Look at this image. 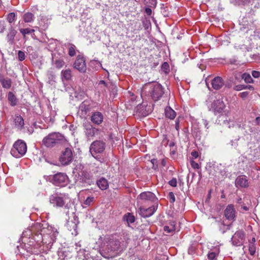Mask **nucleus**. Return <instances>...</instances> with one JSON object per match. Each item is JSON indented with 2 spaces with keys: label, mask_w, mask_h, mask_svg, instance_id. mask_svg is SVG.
I'll return each mask as SVG.
<instances>
[{
  "label": "nucleus",
  "mask_w": 260,
  "mask_h": 260,
  "mask_svg": "<svg viewBox=\"0 0 260 260\" xmlns=\"http://www.w3.org/2000/svg\"><path fill=\"white\" fill-rule=\"evenodd\" d=\"M91 120L93 123L99 125L103 122V116L101 112H95L92 114Z\"/></svg>",
  "instance_id": "obj_21"
},
{
  "label": "nucleus",
  "mask_w": 260,
  "mask_h": 260,
  "mask_svg": "<svg viewBox=\"0 0 260 260\" xmlns=\"http://www.w3.org/2000/svg\"><path fill=\"white\" fill-rule=\"evenodd\" d=\"M249 251L250 252V254L251 255H253L256 251V247L254 244H251L249 245Z\"/></svg>",
  "instance_id": "obj_39"
},
{
  "label": "nucleus",
  "mask_w": 260,
  "mask_h": 260,
  "mask_svg": "<svg viewBox=\"0 0 260 260\" xmlns=\"http://www.w3.org/2000/svg\"><path fill=\"white\" fill-rule=\"evenodd\" d=\"M72 77L71 71L69 69L63 70L61 71V79L63 81H69Z\"/></svg>",
  "instance_id": "obj_26"
},
{
  "label": "nucleus",
  "mask_w": 260,
  "mask_h": 260,
  "mask_svg": "<svg viewBox=\"0 0 260 260\" xmlns=\"http://www.w3.org/2000/svg\"><path fill=\"white\" fill-rule=\"evenodd\" d=\"M161 165L162 167H165L166 165V160L165 159H162L161 161Z\"/></svg>",
  "instance_id": "obj_61"
},
{
  "label": "nucleus",
  "mask_w": 260,
  "mask_h": 260,
  "mask_svg": "<svg viewBox=\"0 0 260 260\" xmlns=\"http://www.w3.org/2000/svg\"><path fill=\"white\" fill-rule=\"evenodd\" d=\"M217 256V254L215 252H211L208 254V257L209 260H215Z\"/></svg>",
  "instance_id": "obj_43"
},
{
  "label": "nucleus",
  "mask_w": 260,
  "mask_h": 260,
  "mask_svg": "<svg viewBox=\"0 0 260 260\" xmlns=\"http://www.w3.org/2000/svg\"><path fill=\"white\" fill-rule=\"evenodd\" d=\"M252 76L255 78H257L260 77V72L257 71H253L251 73Z\"/></svg>",
  "instance_id": "obj_49"
},
{
  "label": "nucleus",
  "mask_w": 260,
  "mask_h": 260,
  "mask_svg": "<svg viewBox=\"0 0 260 260\" xmlns=\"http://www.w3.org/2000/svg\"><path fill=\"white\" fill-rule=\"evenodd\" d=\"M142 94H148L152 100L157 101L164 94V88L158 82L147 83L143 86Z\"/></svg>",
  "instance_id": "obj_3"
},
{
  "label": "nucleus",
  "mask_w": 260,
  "mask_h": 260,
  "mask_svg": "<svg viewBox=\"0 0 260 260\" xmlns=\"http://www.w3.org/2000/svg\"><path fill=\"white\" fill-rule=\"evenodd\" d=\"M76 46L72 44H68L69 54L71 56H74L76 53Z\"/></svg>",
  "instance_id": "obj_33"
},
{
  "label": "nucleus",
  "mask_w": 260,
  "mask_h": 260,
  "mask_svg": "<svg viewBox=\"0 0 260 260\" xmlns=\"http://www.w3.org/2000/svg\"><path fill=\"white\" fill-rule=\"evenodd\" d=\"M235 212L234 206L232 205H229L226 207L224 211V215L228 220H233L235 218Z\"/></svg>",
  "instance_id": "obj_19"
},
{
  "label": "nucleus",
  "mask_w": 260,
  "mask_h": 260,
  "mask_svg": "<svg viewBox=\"0 0 260 260\" xmlns=\"http://www.w3.org/2000/svg\"><path fill=\"white\" fill-rule=\"evenodd\" d=\"M143 23L145 29H148L151 27L150 21L149 20H147L146 17L143 20Z\"/></svg>",
  "instance_id": "obj_38"
},
{
  "label": "nucleus",
  "mask_w": 260,
  "mask_h": 260,
  "mask_svg": "<svg viewBox=\"0 0 260 260\" xmlns=\"http://www.w3.org/2000/svg\"><path fill=\"white\" fill-rule=\"evenodd\" d=\"M94 198L91 197H88L84 202V204L86 206H90L93 202Z\"/></svg>",
  "instance_id": "obj_40"
},
{
  "label": "nucleus",
  "mask_w": 260,
  "mask_h": 260,
  "mask_svg": "<svg viewBox=\"0 0 260 260\" xmlns=\"http://www.w3.org/2000/svg\"><path fill=\"white\" fill-rule=\"evenodd\" d=\"M162 69L164 70L166 73H168L169 71V66L167 62H164L162 64Z\"/></svg>",
  "instance_id": "obj_47"
},
{
  "label": "nucleus",
  "mask_w": 260,
  "mask_h": 260,
  "mask_svg": "<svg viewBox=\"0 0 260 260\" xmlns=\"http://www.w3.org/2000/svg\"><path fill=\"white\" fill-rule=\"evenodd\" d=\"M18 59L20 61H23L25 58V55L24 52L19 51L18 53Z\"/></svg>",
  "instance_id": "obj_42"
},
{
  "label": "nucleus",
  "mask_w": 260,
  "mask_h": 260,
  "mask_svg": "<svg viewBox=\"0 0 260 260\" xmlns=\"http://www.w3.org/2000/svg\"><path fill=\"white\" fill-rule=\"evenodd\" d=\"M190 165L192 168H193L194 169H199L200 168V166L199 165V164L193 160H190Z\"/></svg>",
  "instance_id": "obj_44"
},
{
  "label": "nucleus",
  "mask_w": 260,
  "mask_h": 260,
  "mask_svg": "<svg viewBox=\"0 0 260 260\" xmlns=\"http://www.w3.org/2000/svg\"><path fill=\"white\" fill-rule=\"evenodd\" d=\"M245 241V233L242 231L236 232L232 238V242L234 245L239 246L242 245Z\"/></svg>",
  "instance_id": "obj_11"
},
{
  "label": "nucleus",
  "mask_w": 260,
  "mask_h": 260,
  "mask_svg": "<svg viewBox=\"0 0 260 260\" xmlns=\"http://www.w3.org/2000/svg\"><path fill=\"white\" fill-rule=\"evenodd\" d=\"M164 230L165 232L168 233H171L174 232L175 230V226L174 224H171L170 225H165L164 227Z\"/></svg>",
  "instance_id": "obj_36"
},
{
  "label": "nucleus",
  "mask_w": 260,
  "mask_h": 260,
  "mask_svg": "<svg viewBox=\"0 0 260 260\" xmlns=\"http://www.w3.org/2000/svg\"><path fill=\"white\" fill-rule=\"evenodd\" d=\"M191 155L193 158H197L199 156L198 152L197 151H193L191 153Z\"/></svg>",
  "instance_id": "obj_53"
},
{
  "label": "nucleus",
  "mask_w": 260,
  "mask_h": 260,
  "mask_svg": "<svg viewBox=\"0 0 260 260\" xmlns=\"http://www.w3.org/2000/svg\"><path fill=\"white\" fill-rule=\"evenodd\" d=\"M99 132V131L98 129L93 127L91 125H89L87 126L85 132L86 136L88 138H92L94 137L95 135H98Z\"/></svg>",
  "instance_id": "obj_20"
},
{
  "label": "nucleus",
  "mask_w": 260,
  "mask_h": 260,
  "mask_svg": "<svg viewBox=\"0 0 260 260\" xmlns=\"http://www.w3.org/2000/svg\"><path fill=\"white\" fill-rule=\"evenodd\" d=\"M157 206H152L148 208L140 207L139 209V214L143 217L146 218L152 216L155 212Z\"/></svg>",
  "instance_id": "obj_13"
},
{
  "label": "nucleus",
  "mask_w": 260,
  "mask_h": 260,
  "mask_svg": "<svg viewBox=\"0 0 260 260\" xmlns=\"http://www.w3.org/2000/svg\"><path fill=\"white\" fill-rule=\"evenodd\" d=\"M255 122L256 125L260 126V115L257 117H256L255 120Z\"/></svg>",
  "instance_id": "obj_55"
},
{
  "label": "nucleus",
  "mask_w": 260,
  "mask_h": 260,
  "mask_svg": "<svg viewBox=\"0 0 260 260\" xmlns=\"http://www.w3.org/2000/svg\"><path fill=\"white\" fill-rule=\"evenodd\" d=\"M32 20V17H24V21L27 22H31Z\"/></svg>",
  "instance_id": "obj_56"
},
{
  "label": "nucleus",
  "mask_w": 260,
  "mask_h": 260,
  "mask_svg": "<svg viewBox=\"0 0 260 260\" xmlns=\"http://www.w3.org/2000/svg\"><path fill=\"white\" fill-rule=\"evenodd\" d=\"M63 139V136L58 133L49 134L43 140V144L47 147H53L60 143Z\"/></svg>",
  "instance_id": "obj_7"
},
{
  "label": "nucleus",
  "mask_w": 260,
  "mask_h": 260,
  "mask_svg": "<svg viewBox=\"0 0 260 260\" xmlns=\"http://www.w3.org/2000/svg\"><path fill=\"white\" fill-rule=\"evenodd\" d=\"M145 6L144 13L146 15L150 16L152 14V9L154 8L156 5V0H143Z\"/></svg>",
  "instance_id": "obj_16"
},
{
  "label": "nucleus",
  "mask_w": 260,
  "mask_h": 260,
  "mask_svg": "<svg viewBox=\"0 0 260 260\" xmlns=\"http://www.w3.org/2000/svg\"><path fill=\"white\" fill-rule=\"evenodd\" d=\"M241 201H242V199L241 198H239L237 200V203H239V204H241Z\"/></svg>",
  "instance_id": "obj_64"
},
{
  "label": "nucleus",
  "mask_w": 260,
  "mask_h": 260,
  "mask_svg": "<svg viewBox=\"0 0 260 260\" xmlns=\"http://www.w3.org/2000/svg\"><path fill=\"white\" fill-rule=\"evenodd\" d=\"M27 151L26 143L22 140H18L13 144L11 150V155L16 157L20 158L23 156Z\"/></svg>",
  "instance_id": "obj_5"
},
{
  "label": "nucleus",
  "mask_w": 260,
  "mask_h": 260,
  "mask_svg": "<svg viewBox=\"0 0 260 260\" xmlns=\"http://www.w3.org/2000/svg\"><path fill=\"white\" fill-rule=\"evenodd\" d=\"M0 82L3 88L9 89L12 86V80L8 78H5L3 76H0Z\"/></svg>",
  "instance_id": "obj_23"
},
{
  "label": "nucleus",
  "mask_w": 260,
  "mask_h": 260,
  "mask_svg": "<svg viewBox=\"0 0 260 260\" xmlns=\"http://www.w3.org/2000/svg\"><path fill=\"white\" fill-rule=\"evenodd\" d=\"M241 78L243 79L246 83H252L254 82L250 75L248 73H245L241 76Z\"/></svg>",
  "instance_id": "obj_31"
},
{
  "label": "nucleus",
  "mask_w": 260,
  "mask_h": 260,
  "mask_svg": "<svg viewBox=\"0 0 260 260\" xmlns=\"http://www.w3.org/2000/svg\"><path fill=\"white\" fill-rule=\"evenodd\" d=\"M15 126L19 129H21L24 126V120L20 115H16L14 119Z\"/></svg>",
  "instance_id": "obj_30"
},
{
  "label": "nucleus",
  "mask_w": 260,
  "mask_h": 260,
  "mask_svg": "<svg viewBox=\"0 0 260 260\" xmlns=\"http://www.w3.org/2000/svg\"><path fill=\"white\" fill-rule=\"evenodd\" d=\"M8 100L10 103V104L12 106H15L17 105L18 100L15 96V95L13 93V92L11 91H9L8 93Z\"/></svg>",
  "instance_id": "obj_27"
},
{
  "label": "nucleus",
  "mask_w": 260,
  "mask_h": 260,
  "mask_svg": "<svg viewBox=\"0 0 260 260\" xmlns=\"http://www.w3.org/2000/svg\"><path fill=\"white\" fill-rule=\"evenodd\" d=\"M48 77L50 81H54L55 77L52 72H49L48 73Z\"/></svg>",
  "instance_id": "obj_50"
},
{
  "label": "nucleus",
  "mask_w": 260,
  "mask_h": 260,
  "mask_svg": "<svg viewBox=\"0 0 260 260\" xmlns=\"http://www.w3.org/2000/svg\"><path fill=\"white\" fill-rule=\"evenodd\" d=\"M70 197L68 193L55 192L49 197V202L55 207H63L69 209Z\"/></svg>",
  "instance_id": "obj_4"
},
{
  "label": "nucleus",
  "mask_w": 260,
  "mask_h": 260,
  "mask_svg": "<svg viewBox=\"0 0 260 260\" xmlns=\"http://www.w3.org/2000/svg\"><path fill=\"white\" fill-rule=\"evenodd\" d=\"M242 208H243V209L244 210H245V211H248V210H249L248 207H247V206H243L242 207Z\"/></svg>",
  "instance_id": "obj_62"
},
{
  "label": "nucleus",
  "mask_w": 260,
  "mask_h": 260,
  "mask_svg": "<svg viewBox=\"0 0 260 260\" xmlns=\"http://www.w3.org/2000/svg\"><path fill=\"white\" fill-rule=\"evenodd\" d=\"M138 200H141L144 202L150 201L154 202L156 200L155 195L150 191H145L141 193L137 198Z\"/></svg>",
  "instance_id": "obj_15"
},
{
  "label": "nucleus",
  "mask_w": 260,
  "mask_h": 260,
  "mask_svg": "<svg viewBox=\"0 0 260 260\" xmlns=\"http://www.w3.org/2000/svg\"><path fill=\"white\" fill-rule=\"evenodd\" d=\"M211 108L214 114L218 115L219 117L221 116H226L227 115L226 111L225 110V105L222 99L214 100L212 104Z\"/></svg>",
  "instance_id": "obj_9"
},
{
  "label": "nucleus",
  "mask_w": 260,
  "mask_h": 260,
  "mask_svg": "<svg viewBox=\"0 0 260 260\" xmlns=\"http://www.w3.org/2000/svg\"><path fill=\"white\" fill-rule=\"evenodd\" d=\"M73 149L71 145L68 144L59 157V161L62 165L67 166L73 160Z\"/></svg>",
  "instance_id": "obj_8"
},
{
  "label": "nucleus",
  "mask_w": 260,
  "mask_h": 260,
  "mask_svg": "<svg viewBox=\"0 0 260 260\" xmlns=\"http://www.w3.org/2000/svg\"><path fill=\"white\" fill-rule=\"evenodd\" d=\"M169 196L170 200L171 203H174L175 201V197L174 193L172 192H170L169 194Z\"/></svg>",
  "instance_id": "obj_51"
},
{
  "label": "nucleus",
  "mask_w": 260,
  "mask_h": 260,
  "mask_svg": "<svg viewBox=\"0 0 260 260\" xmlns=\"http://www.w3.org/2000/svg\"><path fill=\"white\" fill-rule=\"evenodd\" d=\"M124 218L128 223H132L135 221V217L130 213H127V214L125 215L124 216Z\"/></svg>",
  "instance_id": "obj_37"
},
{
  "label": "nucleus",
  "mask_w": 260,
  "mask_h": 260,
  "mask_svg": "<svg viewBox=\"0 0 260 260\" xmlns=\"http://www.w3.org/2000/svg\"><path fill=\"white\" fill-rule=\"evenodd\" d=\"M79 109L81 111L86 112L90 109L89 104L86 101L83 102L79 106Z\"/></svg>",
  "instance_id": "obj_32"
},
{
  "label": "nucleus",
  "mask_w": 260,
  "mask_h": 260,
  "mask_svg": "<svg viewBox=\"0 0 260 260\" xmlns=\"http://www.w3.org/2000/svg\"><path fill=\"white\" fill-rule=\"evenodd\" d=\"M165 115L166 117L170 119H174L176 117V113L171 107H167L165 108Z\"/></svg>",
  "instance_id": "obj_29"
},
{
  "label": "nucleus",
  "mask_w": 260,
  "mask_h": 260,
  "mask_svg": "<svg viewBox=\"0 0 260 260\" xmlns=\"http://www.w3.org/2000/svg\"><path fill=\"white\" fill-rule=\"evenodd\" d=\"M249 185L247 177L245 175L237 177L235 180V186L237 187L246 188Z\"/></svg>",
  "instance_id": "obj_17"
},
{
  "label": "nucleus",
  "mask_w": 260,
  "mask_h": 260,
  "mask_svg": "<svg viewBox=\"0 0 260 260\" xmlns=\"http://www.w3.org/2000/svg\"><path fill=\"white\" fill-rule=\"evenodd\" d=\"M249 92L248 91H244L239 93V96L243 99H246Z\"/></svg>",
  "instance_id": "obj_48"
},
{
  "label": "nucleus",
  "mask_w": 260,
  "mask_h": 260,
  "mask_svg": "<svg viewBox=\"0 0 260 260\" xmlns=\"http://www.w3.org/2000/svg\"><path fill=\"white\" fill-rule=\"evenodd\" d=\"M96 183L99 188L102 190H105L109 186L108 181L104 178L100 179L97 181Z\"/></svg>",
  "instance_id": "obj_28"
},
{
  "label": "nucleus",
  "mask_w": 260,
  "mask_h": 260,
  "mask_svg": "<svg viewBox=\"0 0 260 260\" xmlns=\"http://www.w3.org/2000/svg\"><path fill=\"white\" fill-rule=\"evenodd\" d=\"M8 21L10 23H12L15 21V17H8Z\"/></svg>",
  "instance_id": "obj_58"
},
{
  "label": "nucleus",
  "mask_w": 260,
  "mask_h": 260,
  "mask_svg": "<svg viewBox=\"0 0 260 260\" xmlns=\"http://www.w3.org/2000/svg\"><path fill=\"white\" fill-rule=\"evenodd\" d=\"M224 84V82L222 78L219 76L215 77L211 81L212 87L215 90L221 89Z\"/></svg>",
  "instance_id": "obj_18"
},
{
  "label": "nucleus",
  "mask_w": 260,
  "mask_h": 260,
  "mask_svg": "<svg viewBox=\"0 0 260 260\" xmlns=\"http://www.w3.org/2000/svg\"><path fill=\"white\" fill-rule=\"evenodd\" d=\"M49 180L54 185L64 187L69 183V178L64 173H57L53 175H50Z\"/></svg>",
  "instance_id": "obj_6"
},
{
  "label": "nucleus",
  "mask_w": 260,
  "mask_h": 260,
  "mask_svg": "<svg viewBox=\"0 0 260 260\" xmlns=\"http://www.w3.org/2000/svg\"><path fill=\"white\" fill-rule=\"evenodd\" d=\"M78 175L81 182H88V181L91 178L90 173L85 170L81 171L78 173Z\"/></svg>",
  "instance_id": "obj_22"
},
{
  "label": "nucleus",
  "mask_w": 260,
  "mask_h": 260,
  "mask_svg": "<svg viewBox=\"0 0 260 260\" xmlns=\"http://www.w3.org/2000/svg\"><path fill=\"white\" fill-rule=\"evenodd\" d=\"M18 13L17 12L16 13H14V12H11V13H10L8 15V16H11V17H12V16H15L16 15H18Z\"/></svg>",
  "instance_id": "obj_59"
},
{
  "label": "nucleus",
  "mask_w": 260,
  "mask_h": 260,
  "mask_svg": "<svg viewBox=\"0 0 260 260\" xmlns=\"http://www.w3.org/2000/svg\"><path fill=\"white\" fill-rule=\"evenodd\" d=\"M6 28V25L4 22L0 21V32H3Z\"/></svg>",
  "instance_id": "obj_52"
},
{
  "label": "nucleus",
  "mask_w": 260,
  "mask_h": 260,
  "mask_svg": "<svg viewBox=\"0 0 260 260\" xmlns=\"http://www.w3.org/2000/svg\"><path fill=\"white\" fill-rule=\"evenodd\" d=\"M57 58L55 53L52 54V63L55 65L56 68L60 69L64 66V62L63 59H57Z\"/></svg>",
  "instance_id": "obj_24"
},
{
  "label": "nucleus",
  "mask_w": 260,
  "mask_h": 260,
  "mask_svg": "<svg viewBox=\"0 0 260 260\" xmlns=\"http://www.w3.org/2000/svg\"><path fill=\"white\" fill-rule=\"evenodd\" d=\"M22 235L23 238L25 237L26 238L27 237H28L29 238H30L32 237V238L34 239V237L35 235V234L34 235L31 230H27L23 232Z\"/></svg>",
  "instance_id": "obj_34"
},
{
  "label": "nucleus",
  "mask_w": 260,
  "mask_h": 260,
  "mask_svg": "<svg viewBox=\"0 0 260 260\" xmlns=\"http://www.w3.org/2000/svg\"><path fill=\"white\" fill-rule=\"evenodd\" d=\"M246 89H248L251 90H253L254 89V87L252 85H246Z\"/></svg>",
  "instance_id": "obj_60"
},
{
  "label": "nucleus",
  "mask_w": 260,
  "mask_h": 260,
  "mask_svg": "<svg viewBox=\"0 0 260 260\" xmlns=\"http://www.w3.org/2000/svg\"><path fill=\"white\" fill-rule=\"evenodd\" d=\"M169 184L173 187H176L177 184V180L176 178H173L169 181Z\"/></svg>",
  "instance_id": "obj_46"
},
{
  "label": "nucleus",
  "mask_w": 260,
  "mask_h": 260,
  "mask_svg": "<svg viewBox=\"0 0 260 260\" xmlns=\"http://www.w3.org/2000/svg\"><path fill=\"white\" fill-rule=\"evenodd\" d=\"M72 215H73V219H72L70 221V218H69L67 223V226L68 228V230H69L71 231L73 230L75 232V233H74L75 235H77V230L78 224L79 221L78 220V216L75 214V213L74 212H72Z\"/></svg>",
  "instance_id": "obj_12"
},
{
  "label": "nucleus",
  "mask_w": 260,
  "mask_h": 260,
  "mask_svg": "<svg viewBox=\"0 0 260 260\" xmlns=\"http://www.w3.org/2000/svg\"><path fill=\"white\" fill-rule=\"evenodd\" d=\"M16 30L12 27L9 29V32L7 36L8 42H9L11 44H12L13 43L14 39L16 36Z\"/></svg>",
  "instance_id": "obj_25"
},
{
  "label": "nucleus",
  "mask_w": 260,
  "mask_h": 260,
  "mask_svg": "<svg viewBox=\"0 0 260 260\" xmlns=\"http://www.w3.org/2000/svg\"><path fill=\"white\" fill-rule=\"evenodd\" d=\"M105 149V143L103 141H95L92 143L90 146V152L91 155L94 156V155L96 153H101Z\"/></svg>",
  "instance_id": "obj_10"
},
{
  "label": "nucleus",
  "mask_w": 260,
  "mask_h": 260,
  "mask_svg": "<svg viewBox=\"0 0 260 260\" xmlns=\"http://www.w3.org/2000/svg\"><path fill=\"white\" fill-rule=\"evenodd\" d=\"M76 249L77 250L78 249V248H77L78 247H81V245H80V243L78 242V243H76Z\"/></svg>",
  "instance_id": "obj_63"
},
{
  "label": "nucleus",
  "mask_w": 260,
  "mask_h": 260,
  "mask_svg": "<svg viewBox=\"0 0 260 260\" xmlns=\"http://www.w3.org/2000/svg\"><path fill=\"white\" fill-rule=\"evenodd\" d=\"M203 124L205 125V126L208 129L209 128L208 126V122L207 120L203 119Z\"/></svg>",
  "instance_id": "obj_57"
},
{
  "label": "nucleus",
  "mask_w": 260,
  "mask_h": 260,
  "mask_svg": "<svg viewBox=\"0 0 260 260\" xmlns=\"http://www.w3.org/2000/svg\"><path fill=\"white\" fill-rule=\"evenodd\" d=\"M35 229L37 232L35 233L34 240L38 244L42 243L47 245L52 244L58 235V232L56 228L46 223H37L35 225Z\"/></svg>",
  "instance_id": "obj_1"
},
{
  "label": "nucleus",
  "mask_w": 260,
  "mask_h": 260,
  "mask_svg": "<svg viewBox=\"0 0 260 260\" xmlns=\"http://www.w3.org/2000/svg\"><path fill=\"white\" fill-rule=\"evenodd\" d=\"M175 128L177 131H179V120L177 118L175 121Z\"/></svg>",
  "instance_id": "obj_54"
},
{
  "label": "nucleus",
  "mask_w": 260,
  "mask_h": 260,
  "mask_svg": "<svg viewBox=\"0 0 260 260\" xmlns=\"http://www.w3.org/2000/svg\"><path fill=\"white\" fill-rule=\"evenodd\" d=\"M151 162L152 164V168L153 169L156 170L157 168V167H158L157 160L156 159H154V158L152 159L151 160Z\"/></svg>",
  "instance_id": "obj_45"
},
{
  "label": "nucleus",
  "mask_w": 260,
  "mask_h": 260,
  "mask_svg": "<svg viewBox=\"0 0 260 260\" xmlns=\"http://www.w3.org/2000/svg\"><path fill=\"white\" fill-rule=\"evenodd\" d=\"M119 248V241L114 239L113 236H106L102 244L101 254L106 258L114 257L117 255Z\"/></svg>",
  "instance_id": "obj_2"
},
{
  "label": "nucleus",
  "mask_w": 260,
  "mask_h": 260,
  "mask_svg": "<svg viewBox=\"0 0 260 260\" xmlns=\"http://www.w3.org/2000/svg\"><path fill=\"white\" fill-rule=\"evenodd\" d=\"M20 31L23 35V36L25 37L26 35L34 32L35 30L32 29L26 28L20 29Z\"/></svg>",
  "instance_id": "obj_35"
},
{
  "label": "nucleus",
  "mask_w": 260,
  "mask_h": 260,
  "mask_svg": "<svg viewBox=\"0 0 260 260\" xmlns=\"http://www.w3.org/2000/svg\"><path fill=\"white\" fill-rule=\"evenodd\" d=\"M74 67L80 72H85L86 66L83 57L78 55L74 62Z\"/></svg>",
  "instance_id": "obj_14"
},
{
  "label": "nucleus",
  "mask_w": 260,
  "mask_h": 260,
  "mask_svg": "<svg viewBox=\"0 0 260 260\" xmlns=\"http://www.w3.org/2000/svg\"><path fill=\"white\" fill-rule=\"evenodd\" d=\"M233 88L236 91H240L243 89H246V85L240 84L235 85Z\"/></svg>",
  "instance_id": "obj_41"
}]
</instances>
